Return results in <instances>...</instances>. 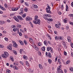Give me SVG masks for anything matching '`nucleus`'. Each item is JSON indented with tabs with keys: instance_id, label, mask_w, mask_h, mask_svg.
<instances>
[{
	"instance_id": "obj_1",
	"label": "nucleus",
	"mask_w": 73,
	"mask_h": 73,
	"mask_svg": "<svg viewBox=\"0 0 73 73\" xmlns=\"http://www.w3.org/2000/svg\"><path fill=\"white\" fill-rule=\"evenodd\" d=\"M43 16H44L43 17L45 20H47L48 19V17H51V15L50 14H44Z\"/></svg>"
},
{
	"instance_id": "obj_2",
	"label": "nucleus",
	"mask_w": 73,
	"mask_h": 73,
	"mask_svg": "<svg viewBox=\"0 0 73 73\" xmlns=\"http://www.w3.org/2000/svg\"><path fill=\"white\" fill-rule=\"evenodd\" d=\"M20 8V6H19L17 7L12 8H11V9L13 11H17Z\"/></svg>"
},
{
	"instance_id": "obj_3",
	"label": "nucleus",
	"mask_w": 73,
	"mask_h": 73,
	"mask_svg": "<svg viewBox=\"0 0 73 73\" xmlns=\"http://www.w3.org/2000/svg\"><path fill=\"white\" fill-rule=\"evenodd\" d=\"M12 42L13 44V46L14 47H15V48H17L18 47V46L17 45V44H16V43L14 41H12Z\"/></svg>"
},
{
	"instance_id": "obj_4",
	"label": "nucleus",
	"mask_w": 73,
	"mask_h": 73,
	"mask_svg": "<svg viewBox=\"0 0 73 73\" xmlns=\"http://www.w3.org/2000/svg\"><path fill=\"white\" fill-rule=\"evenodd\" d=\"M26 20L27 21H31V20H32V18L29 17H26Z\"/></svg>"
},
{
	"instance_id": "obj_5",
	"label": "nucleus",
	"mask_w": 73,
	"mask_h": 73,
	"mask_svg": "<svg viewBox=\"0 0 73 73\" xmlns=\"http://www.w3.org/2000/svg\"><path fill=\"white\" fill-rule=\"evenodd\" d=\"M55 26L58 28H60V26H61V23H59V24L55 25Z\"/></svg>"
},
{
	"instance_id": "obj_6",
	"label": "nucleus",
	"mask_w": 73,
	"mask_h": 73,
	"mask_svg": "<svg viewBox=\"0 0 73 73\" xmlns=\"http://www.w3.org/2000/svg\"><path fill=\"white\" fill-rule=\"evenodd\" d=\"M4 54L6 56H7V57H9V54L8 53V52H4Z\"/></svg>"
},
{
	"instance_id": "obj_7",
	"label": "nucleus",
	"mask_w": 73,
	"mask_h": 73,
	"mask_svg": "<svg viewBox=\"0 0 73 73\" xmlns=\"http://www.w3.org/2000/svg\"><path fill=\"white\" fill-rule=\"evenodd\" d=\"M17 17L18 19H19L20 20L22 21L24 20V19L20 16L18 15Z\"/></svg>"
},
{
	"instance_id": "obj_8",
	"label": "nucleus",
	"mask_w": 73,
	"mask_h": 73,
	"mask_svg": "<svg viewBox=\"0 0 73 73\" xmlns=\"http://www.w3.org/2000/svg\"><path fill=\"white\" fill-rule=\"evenodd\" d=\"M61 70H61V65H60L57 68V72H59V71H60Z\"/></svg>"
},
{
	"instance_id": "obj_9",
	"label": "nucleus",
	"mask_w": 73,
	"mask_h": 73,
	"mask_svg": "<svg viewBox=\"0 0 73 73\" xmlns=\"http://www.w3.org/2000/svg\"><path fill=\"white\" fill-rule=\"evenodd\" d=\"M67 40L69 42H70L71 41V37L70 36H68L67 37Z\"/></svg>"
},
{
	"instance_id": "obj_10",
	"label": "nucleus",
	"mask_w": 73,
	"mask_h": 73,
	"mask_svg": "<svg viewBox=\"0 0 73 73\" xmlns=\"http://www.w3.org/2000/svg\"><path fill=\"white\" fill-rule=\"evenodd\" d=\"M7 48L9 50H12V46L10 45L8 46H7Z\"/></svg>"
},
{
	"instance_id": "obj_11",
	"label": "nucleus",
	"mask_w": 73,
	"mask_h": 73,
	"mask_svg": "<svg viewBox=\"0 0 73 73\" xmlns=\"http://www.w3.org/2000/svg\"><path fill=\"white\" fill-rule=\"evenodd\" d=\"M0 8L3 11H6V9H5V8L3 6L1 5H0Z\"/></svg>"
},
{
	"instance_id": "obj_12",
	"label": "nucleus",
	"mask_w": 73,
	"mask_h": 73,
	"mask_svg": "<svg viewBox=\"0 0 73 73\" xmlns=\"http://www.w3.org/2000/svg\"><path fill=\"white\" fill-rule=\"evenodd\" d=\"M36 21L37 24H38L39 25H40V23H41V21H40V20L39 19H38L36 20Z\"/></svg>"
},
{
	"instance_id": "obj_13",
	"label": "nucleus",
	"mask_w": 73,
	"mask_h": 73,
	"mask_svg": "<svg viewBox=\"0 0 73 73\" xmlns=\"http://www.w3.org/2000/svg\"><path fill=\"white\" fill-rule=\"evenodd\" d=\"M5 23V21H0V24L2 25Z\"/></svg>"
},
{
	"instance_id": "obj_14",
	"label": "nucleus",
	"mask_w": 73,
	"mask_h": 73,
	"mask_svg": "<svg viewBox=\"0 0 73 73\" xmlns=\"http://www.w3.org/2000/svg\"><path fill=\"white\" fill-rule=\"evenodd\" d=\"M39 66L40 69H43V66L41 64H39Z\"/></svg>"
},
{
	"instance_id": "obj_15",
	"label": "nucleus",
	"mask_w": 73,
	"mask_h": 73,
	"mask_svg": "<svg viewBox=\"0 0 73 73\" xmlns=\"http://www.w3.org/2000/svg\"><path fill=\"white\" fill-rule=\"evenodd\" d=\"M42 45V43L40 42H38L37 45L38 46H41Z\"/></svg>"
},
{
	"instance_id": "obj_16",
	"label": "nucleus",
	"mask_w": 73,
	"mask_h": 73,
	"mask_svg": "<svg viewBox=\"0 0 73 73\" xmlns=\"http://www.w3.org/2000/svg\"><path fill=\"white\" fill-rule=\"evenodd\" d=\"M47 7L46 8V9H49L50 10V7L49 6V5L48 4H47Z\"/></svg>"
},
{
	"instance_id": "obj_17",
	"label": "nucleus",
	"mask_w": 73,
	"mask_h": 73,
	"mask_svg": "<svg viewBox=\"0 0 73 73\" xmlns=\"http://www.w3.org/2000/svg\"><path fill=\"white\" fill-rule=\"evenodd\" d=\"M63 21H64L65 23H67V21H68V19L66 18H65L64 19Z\"/></svg>"
},
{
	"instance_id": "obj_18",
	"label": "nucleus",
	"mask_w": 73,
	"mask_h": 73,
	"mask_svg": "<svg viewBox=\"0 0 73 73\" xmlns=\"http://www.w3.org/2000/svg\"><path fill=\"white\" fill-rule=\"evenodd\" d=\"M2 57H3V58H7L6 56L4 54H2Z\"/></svg>"
},
{
	"instance_id": "obj_19",
	"label": "nucleus",
	"mask_w": 73,
	"mask_h": 73,
	"mask_svg": "<svg viewBox=\"0 0 73 73\" xmlns=\"http://www.w3.org/2000/svg\"><path fill=\"white\" fill-rule=\"evenodd\" d=\"M23 58L25 60H27L28 57L25 55H24L23 56Z\"/></svg>"
},
{
	"instance_id": "obj_20",
	"label": "nucleus",
	"mask_w": 73,
	"mask_h": 73,
	"mask_svg": "<svg viewBox=\"0 0 73 73\" xmlns=\"http://www.w3.org/2000/svg\"><path fill=\"white\" fill-rule=\"evenodd\" d=\"M13 52L15 54V55H17V52L15 50H13Z\"/></svg>"
},
{
	"instance_id": "obj_21",
	"label": "nucleus",
	"mask_w": 73,
	"mask_h": 73,
	"mask_svg": "<svg viewBox=\"0 0 73 73\" xmlns=\"http://www.w3.org/2000/svg\"><path fill=\"white\" fill-rule=\"evenodd\" d=\"M19 42L21 45H24V42H23L21 40H20L19 41Z\"/></svg>"
},
{
	"instance_id": "obj_22",
	"label": "nucleus",
	"mask_w": 73,
	"mask_h": 73,
	"mask_svg": "<svg viewBox=\"0 0 73 73\" xmlns=\"http://www.w3.org/2000/svg\"><path fill=\"white\" fill-rule=\"evenodd\" d=\"M48 62L50 64H51L52 63V60H51L50 59H48Z\"/></svg>"
},
{
	"instance_id": "obj_23",
	"label": "nucleus",
	"mask_w": 73,
	"mask_h": 73,
	"mask_svg": "<svg viewBox=\"0 0 73 73\" xmlns=\"http://www.w3.org/2000/svg\"><path fill=\"white\" fill-rule=\"evenodd\" d=\"M11 71L9 70H6V73H11Z\"/></svg>"
},
{
	"instance_id": "obj_24",
	"label": "nucleus",
	"mask_w": 73,
	"mask_h": 73,
	"mask_svg": "<svg viewBox=\"0 0 73 73\" xmlns=\"http://www.w3.org/2000/svg\"><path fill=\"white\" fill-rule=\"evenodd\" d=\"M47 20L48 21H53V19L52 18L48 19Z\"/></svg>"
},
{
	"instance_id": "obj_25",
	"label": "nucleus",
	"mask_w": 73,
	"mask_h": 73,
	"mask_svg": "<svg viewBox=\"0 0 73 73\" xmlns=\"http://www.w3.org/2000/svg\"><path fill=\"white\" fill-rule=\"evenodd\" d=\"M58 62L59 63V65H61V60L60 59H58Z\"/></svg>"
},
{
	"instance_id": "obj_26",
	"label": "nucleus",
	"mask_w": 73,
	"mask_h": 73,
	"mask_svg": "<svg viewBox=\"0 0 73 73\" xmlns=\"http://www.w3.org/2000/svg\"><path fill=\"white\" fill-rule=\"evenodd\" d=\"M4 5L5 8H9V6L7 4L5 3Z\"/></svg>"
},
{
	"instance_id": "obj_27",
	"label": "nucleus",
	"mask_w": 73,
	"mask_h": 73,
	"mask_svg": "<svg viewBox=\"0 0 73 73\" xmlns=\"http://www.w3.org/2000/svg\"><path fill=\"white\" fill-rule=\"evenodd\" d=\"M29 41L30 42H33V39L32 38H30L29 39Z\"/></svg>"
},
{
	"instance_id": "obj_28",
	"label": "nucleus",
	"mask_w": 73,
	"mask_h": 73,
	"mask_svg": "<svg viewBox=\"0 0 73 73\" xmlns=\"http://www.w3.org/2000/svg\"><path fill=\"white\" fill-rule=\"evenodd\" d=\"M35 20H38V16L37 15H35Z\"/></svg>"
},
{
	"instance_id": "obj_29",
	"label": "nucleus",
	"mask_w": 73,
	"mask_h": 73,
	"mask_svg": "<svg viewBox=\"0 0 73 73\" xmlns=\"http://www.w3.org/2000/svg\"><path fill=\"white\" fill-rule=\"evenodd\" d=\"M58 58V56H56L55 59V62H57V58Z\"/></svg>"
},
{
	"instance_id": "obj_30",
	"label": "nucleus",
	"mask_w": 73,
	"mask_h": 73,
	"mask_svg": "<svg viewBox=\"0 0 73 73\" xmlns=\"http://www.w3.org/2000/svg\"><path fill=\"white\" fill-rule=\"evenodd\" d=\"M57 73H64L62 70H61L59 71H57Z\"/></svg>"
},
{
	"instance_id": "obj_31",
	"label": "nucleus",
	"mask_w": 73,
	"mask_h": 73,
	"mask_svg": "<svg viewBox=\"0 0 73 73\" xmlns=\"http://www.w3.org/2000/svg\"><path fill=\"white\" fill-rule=\"evenodd\" d=\"M66 10L67 11H69V7H68V6L67 5H66Z\"/></svg>"
},
{
	"instance_id": "obj_32",
	"label": "nucleus",
	"mask_w": 73,
	"mask_h": 73,
	"mask_svg": "<svg viewBox=\"0 0 73 73\" xmlns=\"http://www.w3.org/2000/svg\"><path fill=\"white\" fill-rule=\"evenodd\" d=\"M27 66H29V64L28 63V62L27 61H26L25 62Z\"/></svg>"
},
{
	"instance_id": "obj_33",
	"label": "nucleus",
	"mask_w": 73,
	"mask_h": 73,
	"mask_svg": "<svg viewBox=\"0 0 73 73\" xmlns=\"http://www.w3.org/2000/svg\"><path fill=\"white\" fill-rule=\"evenodd\" d=\"M48 56L50 58H51L52 57V55H51V54L50 53V52H48Z\"/></svg>"
},
{
	"instance_id": "obj_34",
	"label": "nucleus",
	"mask_w": 73,
	"mask_h": 73,
	"mask_svg": "<svg viewBox=\"0 0 73 73\" xmlns=\"http://www.w3.org/2000/svg\"><path fill=\"white\" fill-rule=\"evenodd\" d=\"M44 45L46 46L47 45H48V43H47V40H45L44 42Z\"/></svg>"
},
{
	"instance_id": "obj_35",
	"label": "nucleus",
	"mask_w": 73,
	"mask_h": 73,
	"mask_svg": "<svg viewBox=\"0 0 73 73\" xmlns=\"http://www.w3.org/2000/svg\"><path fill=\"white\" fill-rule=\"evenodd\" d=\"M50 10L49 9V10H46V12L48 13H50V14H51V12H50Z\"/></svg>"
},
{
	"instance_id": "obj_36",
	"label": "nucleus",
	"mask_w": 73,
	"mask_h": 73,
	"mask_svg": "<svg viewBox=\"0 0 73 73\" xmlns=\"http://www.w3.org/2000/svg\"><path fill=\"white\" fill-rule=\"evenodd\" d=\"M35 49L36 50H38V48L36 46H35Z\"/></svg>"
},
{
	"instance_id": "obj_37",
	"label": "nucleus",
	"mask_w": 73,
	"mask_h": 73,
	"mask_svg": "<svg viewBox=\"0 0 73 73\" xmlns=\"http://www.w3.org/2000/svg\"><path fill=\"white\" fill-rule=\"evenodd\" d=\"M59 38L60 39V40H63V39H64V38L62 37V36H60L59 37Z\"/></svg>"
},
{
	"instance_id": "obj_38",
	"label": "nucleus",
	"mask_w": 73,
	"mask_h": 73,
	"mask_svg": "<svg viewBox=\"0 0 73 73\" xmlns=\"http://www.w3.org/2000/svg\"><path fill=\"white\" fill-rule=\"evenodd\" d=\"M33 7L35 8H38V6L37 5H36L35 4L33 5Z\"/></svg>"
},
{
	"instance_id": "obj_39",
	"label": "nucleus",
	"mask_w": 73,
	"mask_h": 73,
	"mask_svg": "<svg viewBox=\"0 0 73 73\" xmlns=\"http://www.w3.org/2000/svg\"><path fill=\"white\" fill-rule=\"evenodd\" d=\"M17 30H18V29L16 28H15L13 29V31L14 32H15V31H17Z\"/></svg>"
},
{
	"instance_id": "obj_40",
	"label": "nucleus",
	"mask_w": 73,
	"mask_h": 73,
	"mask_svg": "<svg viewBox=\"0 0 73 73\" xmlns=\"http://www.w3.org/2000/svg\"><path fill=\"white\" fill-rule=\"evenodd\" d=\"M42 49L43 51H45V47L43 46L42 48Z\"/></svg>"
},
{
	"instance_id": "obj_41",
	"label": "nucleus",
	"mask_w": 73,
	"mask_h": 73,
	"mask_svg": "<svg viewBox=\"0 0 73 73\" xmlns=\"http://www.w3.org/2000/svg\"><path fill=\"white\" fill-rule=\"evenodd\" d=\"M69 16L70 18L72 17L73 18V14H70L69 15Z\"/></svg>"
},
{
	"instance_id": "obj_42",
	"label": "nucleus",
	"mask_w": 73,
	"mask_h": 73,
	"mask_svg": "<svg viewBox=\"0 0 73 73\" xmlns=\"http://www.w3.org/2000/svg\"><path fill=\"white\" fill-rule=\"evenodd\" d=\"M26 14L25 13L22 15V17H23V18H24V17H25L26 16Z\"/></svg>"
},
{
	"instance_id": "obj_43",
	"label": "nucleus",
	"mask_w": 73,
	"mask_h": 73,
	"mask_svg": "<svg viewBox=\"0 0 73 73\" xmlns=\"http://www.w3.org/2000/svg\"><path fill=\"white\" fill-rule=\"evenodd\" d=\"M24 30V31L26 33H27V28H25L23 29Z\"/></svg>"
},
{
	"instance_id": "obj_44",
	"label": "nucleus",
	"mask_w": 73,
	"mask_h": 73,
	"mask_svg": "<svg viewBox=\"0 0 73 73\" xmlns=\"http://www.w3.org/2000/svg\"><path fill=\"white\" fill-rule=\"evenodd\" d=\"M55 40H58V39H59V37H58V36H56L55 37Z\"/></svg>"
},
{
	"instance_id": "obj_45",
	"label": "nucleus",
	"mask_w": 73,
	"mask_h": 73,
	"mask_svg": "<svg viewBox=\"0 0 73 73\" xmlns=\"http://www.w3.org/2000/svg\"><path fill=\"white\" fill-rule=\"evenodd\" d=\"M25 5L27 7H28L29 6V4L27 2L25 3Z\"/></svg>"
},
{
	"instance_id": "obj_46",
	"label": "nucleus",
	"mask_w": 73,
	"mask_h": 73,
	"mask_svg": "<svg viewBox=\"0 0 73 73\" xmlns=\"http://www.w3.org/2000/svg\"><path fill=\"white\" fill-rule=\"evenodd\" d=\"M51 47H47V50L48 51H49L50 50Z\"/></svg>"
},
{
	"instance_id": "obj_47",
	"label": "nucleus",
	"mask_w": 73,
	"mask_h": 73,
	"mask_svg": "<svg viewBox=\"0 0 73 73\" xmlns=\"http://www.w3.org/2000/svg\"><path fill=\"white\" fill-rule=\"evenodd\" d=\"M70 60H68L66 62V64H69L70 63Z\"/></svg>"
},
{
	"instance_id": "obj_48",
	"label": "nucleus",
	"mask_w": 73,
	"mask_h": 73,
	"mask_svg": "<svg viewBox=\"0 0 73 73\" xmlns=\"http://www.w3.org/2000/svg\"><path fill=\"white\" fill-rule=\"evenodd\" d=\"M11 16H13L15 15V13H11L10 14Z\"/></svg>"
},
{
	"instance_id": "obj_49",
	"label": "nucleus",
	"mask_w": 73,
	"mask_h": 73,
	"mask_svg": "<svg viewBox=\"0 0 73 73\" xmlns=\"http://www.w3.org/2000/svg\"><path fill=\"white\" fill-rule=\"evenodd\" d=\"M23 50H24V49H21L20 50V53H22V52H23Z\"/></svg>"
},
{
	"instance_id": "obj_50",
	"label": "nucleus",
	"mask_w": 73,
	"mask_h": 73,
	"mask_svg": "<svg viewBox=\"0 0 73 73\" xmlns=\"http://www.w3.org/2000/svg\"><path fill=\"white\" fill-rule=\"evenodd\" d=\"M23 13L24 12L23 11H20L19 13L20 15H22L23 14Z\"/></svg>"
},
{
	"instance_id": "obj_51",
	"label": "nucleus",
	"mask_w": 73,
	"mask_h": 73,
	"mask_svg": "<svg viewBox=\"0 0 73 73\" xmlns=\"http://www.w3.org/2000/svg\"><path fill=\"white\" fill-rule=\"evenodd\" d=\"M17 27H19V28H21V26L20 25L17 24Z\"/></svg>"
},
{
	"instance_id": "obj_52",
	"label": "nucleus",
	"mask_w": 73,
	"mask_h": 73,
	"mask_svg": "<svg viewBox=\"0 0 73 73\" xmlns=\"http://www.w3.org/2000/svg\"><path fill=\"white\" fill-rule=\"evenodd\" d=\"M70 70L71 72H73V68L72 67H71L70 68Z\"/></svg>"
},
{
	"instance_id": "obj_53",
	"label": "nucleus",
	"mask_w": 73,
	"mask_h": 73,
	"mask_svg": "<svg viewBox=\"0 0 73 73\" xmlns=\"http://www.w3.org/2000/svg\"><path fill=\"white\" fill-rule=\"evenodd\" d=\"M14 67L15 70H18L19 69L18 68H17V66H14Z\"/></svg>"
},
{
	"instance_id": "obj_54",
	"label": "nucleus",
	"mask_w": 73,
	"mask_h": 73,
	"mask_svg": "<svg viewBox=\"0 0 73 73\" xmlns=\"http://www.w3.org/2000/svg\"><path fill=\"white\" fill-rule=\"evenodd\" d=\"M5 40L6 41H8V39L7 38H5Z\"/></svg>"
},
{
	"instance_id": "obj_55",
	"label": "nucleus",
	"mask_w": 73,
	"mask_h": 73,
	"mask_svg": "<svg viewBox=\"0 0 73 73\" xmlns=\"http://www.w3.org/2000/svg\"><path fill=\"white\" fill-rule=\"evenodd\" d=\"M20 2L21 3H24V0H21Z\"/></svg>"
},
{
	"instance_id": "obj_56",
	"label": "nucleus",
	"mask_w": 73,
	"mask_h": 73,
	"mask_svg": "<svg viewBox=\"0 0 73 73\" xmlns=\"http://www.w3.org/2000/svg\"><path fill=\"white\" fill-rule=\"evenodd\" d=\"M24 42L25 43V45H27V41H26V40H24Z\"/></svg>"
},
{
	"instance_id": "obj_57",
	"label": "nucleus",
	"mask_w": 73,
	"mask_h": 73,
	"mask_svg": "<svg viewBox=\"0 0 73 73\" xmlns=\"http://www.w3.org/2000/svg\"><path fill=\"white\" fill-rule=\"evenodd\" d=\"M11 60L12 61H14V60H13V58L12 57H11L10 58Z\"/></svg>"
},
{
	"instance_id": "obj_58",
	"label": "nucleus",
	"mask_w": 73,
	"mask_h": 73,
	"mask_svg": "<svg viewBox=\"0 0 73 73\" xmlns=\"http://www.w3.org/2000/svg\"><path fill=\"white\" fill-rule=\"evenodd\" d=\"M50 50L51 52H52V53H53V48L51 47V48Z\"/></svg>"
},
{
	"instance_id": "obj_59",
	"label": "nucleus",
	"mask_w": 73,
	"mask_h": 73,
	"mask_svg": "<svg viewBox=\"0 0 73 73\" xmlns=\"http://www.w3.org/2000/svg\"><path fill=\"white\" fill-rule=\"evenodd\" d=\"M61 9L62 10H63L64 9V6H63V5H62L61 6Z\"/></svg>"
},
{
	"instance_id": "obj_60",
	"label": "nucleus",
	"mask_w": 73,
	"mask_h": 73,
	"mask_svg": "<svg viewBox=\"0 0 73 73\" xmlns=\"http://www.w3.org/2000/svg\"><path fill=\"white\" fill-rule=\"evenodd\" d=\"M33 23H34L35 24H37V21H33Z\"/></svg>"
},
{
	"instance_id": "obj_61",
	"label": "nucleus",
	"mask_w": 73,
	"mask_h": 73,
	"mask_svg": "<svg viewBox=\"0 0 73 73\" xmlns=\"http://www.w3.org/2000/svg\"><path fill=\"white\" fill-rule=\"evenodd\" d=\"M0 48H4V46L3 45L1 44L0 45Z\"/></svg>"
},
{
	"instance_id": "obj_62",
	"label": "nucleus",
	"mask_w": 73,
	"mask_h": 73,
	"mask_svg": "<svg viewBox=\"0 0 73 73\" xmlns=\"http://www.w3.org/2000/svg\"><path fill=\"white\" fill-rule=\"evenodd\" d=\"M38 54L39 56H41V52H39L38 53Z\"/></svg>"
},
{
	"instance_id": "obj_63",
	"label": "nucleus",
	"mask_w": 73,
	"mask_h": 73,
	"mask_svg": "<svg viewBox=\"0 0 73 73\" xmlns=\"http://www.w3.org/2000/svg\"><path fill=\"white\" fill-rule=\"evenodd\" d=\"M69 23L71 25H73V22H70Z\"/></svg>"
},
{
	"instance_id": "obj_64",
	"label": "nucleus",
	"mask_w": 73,
	"mask_h": 73,
	"mask_svg": "<svg viewBox=\"0 0 73 73\" xmlns=\"http://www.w3.org/2000/svg\"><path fill=\"white\" fill-rule=\"evenodd\" d=\"M71 47L72 48H73V43H71Z\"/></svg>"
}]
</instances>
